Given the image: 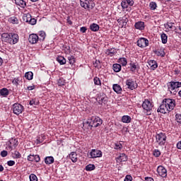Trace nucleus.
<instances>
[{"instance_id":"nucleus-50","label":"nucleus","mask_w":181,"mask_h":181,"mask_svg":"<svg viewBox=\"0 0 181 181\" xmlns=\"http://www.w3.org/2000/svg\"><path fill=\"white\" fill-rule=\"evenodd\" d=\"M36 22H37V21L35 18H32V17H31V18L30 20V23H29V25H36Z\"/></svg>"},{"instance_id":"nucleus-5","label":"nucleus","mask_w":181,"mask_h":181,"mask_svg":"<svg viewBox=\"0 0 181 181\" xmlns=\"http://www.w3.org/2000/svg\"><path fill=\"white\" fill-rule=\"evenodd\" d=\"M24 107L20 103H14L13 105V112L16 115H20V114H22L24 110Z\"/></svg>"},{"instance_id":"nucleus-24","label":"nucleus","mask_w":181,"mask_h":181,"mask_svg":"<svg viewBox=\"0 0 181 181\" xmlns=\"http://www.w3.org/2000/svg\"><path fill=\"white\" fill-rule=\"evenodd\" d=\"M69 159L71 160V161L74 163H76V162H77V153L76 152H71L69 154Z\"/></svg>"},{"instance_id":"nucleus-38","label":"nucleus","mask_w":181,"mask_h":181,"mask_svg":"<svg viewBox=\"0 0 181 181\" xmlns=\"http://www.w3.org/2000/svg\"><path fill=\"white\" fill-rule=\"evenodd\" d=\"M68 60L69 64L73 65L74 64V63H76V58L73 55H70L69 57H68Z\"/></svg>"},{"instance_id":"nucleus-56","label":"nucleus","mask_w":181,"mask_h":181,"mask_svg":"<svg viewBox=\"0 0 181 181\" xmlns=\"http://www.w3.org/2000/svg\"><path fill=\"white\" fill-rule=\"evenodd\" d=\"M34 160L37 163L40 162V156H39V155L34 156Z\"/></svg>"},{"instance_id":"nucleus-49","label":"nucleus","mask_w":181,"mask_h":181,"mask_svg":"<svg viewBox=\"0 0 181 181\" xmlns=\"http://www.w3.org/2000/svg\"><path fill=\"white\" fill-rule=\"evenodd\" d=\"M39 102L36 101V99H32L30 100L29 104L30 105H37Z\"/></svg>"},{"instance_id":"nucleus-20","label":"nucleus","mask_w":181,"mask_h":181,"mask_svg":"<svg viewBox=\"0 0 181 181\" xmlns=\"http://www.w3.org/2000/svg\"><path fill=\"white\" fill-rule=\"evenodd\" d=\"M131 121H132V118H131L129 115H124L122 117V122L124 124H130Z\"/></svg>"},{"instance_id":"nucleus-16","label":"nucleus","mask_w":181,"mask_h":181,"mask_svg":"<svg viewBox=\"0 0 181 181\" xmlns=\"http://www.w3.org/2000/svg\"><path fill=\"white\" fill-rule=\"evenodd\" d=\"M129 66L130 71H132V73H135V71H136V70L139 69V65L138 64V63L131 62L129 64Z\"/></svg>"},{"instance_id":"nucleus-14","label":"nucleus","mask_w":181,"mask_h":181,"mask_svg":"<svg viewBox=\"0 0 181 181\" xmlns=\"http://www.w3.org/2000/svg\"><path fill=\"white\" fill-rule=\"evenodd\" d=\"M9 144L11 146L8 145V148L10 151H13V148H16V146H18V139H11L9 140Z\"/></svg>"},{"instance_id":"nucleus-31","label":"nucleus","mask_w":181,"mask_h":181,"mask_svg":"<svg viewBox=\"0 0 181 181\" xmlns=\"http://www.w3.org/2000/svg\"><path fill=\"white\" fill-rule=\"evenodd\" d=\"M156 55L160 56L161 57H165V50L162 48L158 49L157 51H155L154 52Z\"/></svg>"},{"instance_id":"nucleus-10","label":"nucleus","mask_w":181,"mask_h":181,"mask_svg":"<svg viewBox=\"0 0 181 181\" xmlns=\"http://www.w3.org/2000/svg\"><path fill=\"white\" fill-rule=\"evenodd\" d=\"M148 45L149 40H148L146 38L141 37L137 40V46H139V47H146V46H148Z\"/></svg>"},{"instance_id":"nucleus-35","label":"nucleus","mask_w":181,"mask_h":181,"mask_svg":"<svg viewBox=\"0 0 181 181\" xmlns=\"http://www.w3.org/2000/svg\"><path fill=\"white\" fill-rule=\"evenodd\" d=\"M118 63H120L122 66H127V58L125 57L119 58L118 59Z\"/></svg>"},{"instance_id":"nucleus-36","label":"nucleus","mask_w":181,"mask_h":181,"mask_svg":"<svg viewBox=\"0 0 181 181\" xmlns=\"http://www.w3.org/2000/svg\"><path fill=\"white\" fill-rule=\"evenodd\" d=\"M39 40H45L46 39V33L45 31H40L39 33Z\"/></svg>"},{"instance_id":"nucleus-48","label":"nucleus","mask_w":181,"mask_h":181,"mask_svg":"<svg viewBox=\"0 0 181 181\" xmlns=\"http://www.w3.org/2000/svg\"><path fill=\"white\" fill-rule=\"evenodd\" d=\"M98 100H99V103L100 101L101 103H107L108 98L107 97H99Z\"/></svg>"},{"instance_id":"nucleus-17","label":"nucleus","mask_w":181,"mask_h":181,"mask_svg":"<svg viewBox=\"0 0 181 181\" xmlns=\"http://www.w3.org/2000/svg\"><path fill=\"white\" fill-rule=\"evenodd\" d=\"M128 160V156L125 153H121L117 158V162H127Z\"/></svg>"},{"instance_id":"nucleus-54","label":"nucleus","mask_w":181,"mask_h":181,"mask_svg":"<svg viewBox=\"0 0 181 181\" xmlns=\"http://www.w3.org/2000/svg\"><path fill=\"white\" fill-rule=\"evenodd\" d=\"M28 160H29L30 162H33V160H35V156L33 155L28 156Z\"/></svg>"},{"instance_id":"nucleus-27","label":"nucleus","mask_w":181,"mask_h":181,"mask_svg":"<svg viewBox=\"0 0 181 181\" xmlns=\"http://www.w3.org/2000/svg\"><path fill=\"white\" fill-rule=\"evenodd\" d=\"M15 2L21 8H26V1L24 0H15Z\"/></svg>"},{"instance_id":"nucleus-61","label":"nucleus","mask_w":181,"mask_h":181,"mask_svg":"<svg viewBox=\"0 0 181 181\" xmlns=\"http://www.w3.org/2000/svg\"><path fill=\"white\" fill-rule=\"evenodd\" d=\"M42 142H43V140L42 139H40V138H37L36 139V144H42Z\"/></svg>"},{"instance_id":"nucleus-26","label":"nucleus","mask_w":181,"mask_h":181,"mask_svg":"<svg viewBox=\"0 0 181 181\" xmlns=\"http://www.w3.org/2000/svg\"><path fill=\"white\" fill-rule=\"evenodd\" d=\"M90 29L92 32H98V30H100V25L97 23H92L90 25Z\"/></svg>"},{"instance_id":"nucleus-37","label":"nucleus","mask_w":181,"mask_h":181,"mask_svg":"<svg viewBox=\"0 0 181 181\" xmlns=\"http://www.w3.org/2000/svg\"><path fill=\"white\" fill-rule=\"evenodd\" d=\"M13 158L14 159H21L22 158V155L18 151H14V153H13Z\"/></svg>"},{"instance_id":"nucleus-57","label":"nucleus","mask_w":181,"mask_h":181,"mask_svg":"<svg viewBox=\"0 0 181 181\" xmlns=\"http://www.w3.org/2000/svg\"><path fill=\"white\" fill-rule=\"evenodd\" d=\"M7 165L8 166H13L15 165V160H8Z\"/></svg>"},{"instance_id":"nucleus-33","label":"nucleus","mask_w":181,"mask_h":181,"mask_svg":"<svg viewBox=\"0 0 181 181\" xmlns=\"http://www.w3.org/2000/svg\"><path fill=\"white\" fill-rule=\"evenodd\" d=\"M25 77L27 80H33V72L28 71L25 74Z\"/></svg>"},{"instance_id":"nucleus-1","label":"nucleus","mask_w":181,"mask_h":181,"mask_svg":"<svg viewBox=\"0 0 181 181\" xmlns=\"http://www.w3.org/2000/svg\"><path fill=\"white\" fill-rule=\"evenodd\" d=\"M175 107H176V100L171 98H165L161 102V104L157 111L161 114H168V112L173 111V110H175Z\"/></svg>"},{"instance_id":"nucleus-11","label":"nucleus","mask_w":181,"mask_h":181,"mask_svg":"<svg viewBox=\"0 0 181 181\" xmlns=\"http://www.w3.org/2000/svg\"><path fill=\"white\" fill-rule=\"evenodd\" d=\"M126 86H127V88H129L130 90H135V88H138V84L135 83L132 78L127 80Z\"/></svg>"},{"instance_id":"nucleus-46","label":"nucleus","mask_w":181,"mask_h":181,"mask_svg":"<svg viewBox=\"0 0 181 181\" xmlns=\"http://www.w3.org/2000/svg\"><path fill=\"white\" fill-rule=\"evenodd\" d=\"M153 156H155L156 158H159L160 156V151H159L158 149H155L153 151Z\"/></svg>"},{"instance_id":"nucleus-30","label":"nucleus","mask_w":181,"mask_h":181,"mask_svg":"<svg viewBox=\"0 0 181 181\" xmlns=\"http://www.w3.org/2000/svg\"><path fill=\"white\" fill-rule=\"evenodd\" d=\"M112 69H113V71L115 73H119V71L122 69L121 64H113Z\"/></svg>"},{"instance_id":"nucleus-19","label":"nucleus","mask_w":181,"mask_h":181,"mask_svg":"<svg viewBox=\"0 0 181 181\" xmlns=\"http://www.w3.org/2000/svg\"><path fill=\"white\" fill-rule=\"evenodd\" d=\"M115 53H117V49H115L114 48L107 49L105 51V54L107 56H110V57L115 56Z\"/></svg>"},{"instance_id":"nucleus-3","label":"nucleus","mask_w":181,"mask_h":181,"mask_svg":"<svg viewBox=\"0 0 181 181\" xmlns=\"http://www.w3.org/2000/svg\"><path fill=\"white\" fill-rule=\"evenodd\" d=\"M142 108L146 112V115H151L152 114V108L153 105L148 100H145L142 103Z\"/></svg>"},{"instance_id":"nucleus-40","label":"nucleus","mask_w":181,"mask_h":181,"mask_svg":"<svg viewBox=\"0 0 181 181\" xmlns=\"http://www.w3.org/2000/svg\"><path fill=\"white\" fill-rule=\"evenodd\" d=\"M128 18L127 17H122V28H124V26H127V23H128Z\"/></svg>"},{"instance_id":"nucleus-13","label":"nucleus","mask_w":181,"mask_h":181,"mask_svg":"<svg viewBox=\"0 0 181 181\" xmlns=\"http://www.w3.org/2000/svg\"><path fill=\"white\" fill-rule=\"evenodd\" d=\"M39 35L37 34H31L29 35L28 42L32 45H35L39 42Z\"/></svg>"},{"instance_id":"nucleus-22","label":"nucleus","mask_w":181,"mask_h":181,"mask_svg":"<svg viewBox=\"0 0 181 181\" xmlns=\"http://www.w3.org/2000/svg\"><path fill=\"white\" fill-rule=\"evenodd\" d=\"M112 88L114 91L117 94H121V93L122 92V88H121V86H119V84H114Z\"/></svg>"},{"instance_id":"nucleus-62","label":"nucleus","mask_w":181,"mask_h":181,"mask_svg":"<svg viewBox=\"0 0 181 181\" xmlns=\"http://www.w3.org/2000/svg\"><path fill=\"white\" fill-rule=\"evenodd\" d=\"M145 181H154V180H153V178L152 177H146Z\"/></svg>"},{"instance_id":"nucleus-43","label":"nucleus","mask_w":181,"mask_h":181,"mask_svg":"<svg viewBox=\"0 0 181 181\" xmlns=\"http://www.w3.org/2000/svg\"><path fill=\"white\" fill-rule=\"evenodd\" d=\"M19 81H21V78H14L12 81V83L14 84V86H18L19 84Z\"/></svg>"},{"instance_id":"nucleus-59","label":"nucleus","mask_w":181,"mask_h":181,"mask_svg":"<svg viewBox=\"0 0 181 181\" xmlns=\"http://www.w3.org/2000/svg\"><path fill=\"white\" fill-rule=\"evenodd\" d=\"M80 31L82 33H86V32H87V28L86 27H81L80 28Z\"/></svg>"},{"instance_id":"nucleus-39","label":"nucleus","mask_w":181,"mask_h":181,"mask_svg":"<svg viewBox=\"0 0 181 181\" xmlns=\"http://www.w3.org/2000/svg\"><path fill=\"white\" fill-rule=\"evenodd\" d=\"M94 169H95V165L93 164H89L86 166V170L88 172H91V170H94Z\"/></svg>"},{"instance_id":"nucleus-41","label":"nucleus","mask_w":181,"mask_h":181,"mask_svg":"<svg viewBox=\"0 0 181 181\" xmlns=\"http://www.w3.org/2000/svg\"><path fill=\"white\" fill-rule=\"evenodd\" d=\"M94 81V84H95V86H101V80H100V78L98 77H95L93 79Z\"/></svg>"},{"instance_id":"nucleus-47","label":"nucleus","mask_w":181,"mask_h":181,"mask_svg":"<svg viewBox=\"0 0 181 181\" xmlns=\"http://www.w3.org/2000/svg\"><path fill=\"white\" fill-rule=\"evenodd\" d=\"M121 6H122V9H127V8H128V4L127 3V1L125 0H123L121 2Z\"/></svg>"},{"instance_id":"nucleus-51","label":"nucleus","mask_w":181,"mask_h":181,"mask_svg":"<svg viewBox=\"0 0 181 181\" xmlns=\"http://www.w3.org/2000/svg\"><path fill=\"white\" fill-rule=\"evenodd\" d=\"M1 156H2V158H6V156H8V151L4 150L1 152Z\"/></svg>"},{"instance_id":"nucleus-34","label":"nucleus","mask_w":181,"mask_h":181,"mask_svg":"<svg viewBox=\"0 0 181 181\" xmlns=\"http://www.w3.org/2000/svg\"><path fill=\"white\" fill-rule=\"evenodd\" d=\"M57 61L58 62V63H59V64H66V60L64 58V57L62 56H59L57 58Z\"/></svg>"},{"instance_id":"nucleus-8","label":"nucleus","mask_w":181,"mask_h":181,"mask_svg":"<svg viewBox=\"0 0 181 181\" xmlns=\"http://www.w3.org/2000/svg\"><path fill=\"white\" fill-rule=\"evenodd\" d=\"M181 82L179 81H171L168 84V90L169 91H173V90H176L177 88H180Z\"/></svg>"},{"instance_id":"nucleus-64","label":"nucleus","mask_w":181,"mask_h":181,"mask_svg":"<svg viewBox=\"0 0 181 181\" xmlns=\"http://www.w3.org/2000/svg\"><path fill=\"white\" fill-rule=\"evenodd\" d=\"M28 90L29 91H30L32 90H35V86H28Z\"/></svg>"},{"instance_id":"nucleus-55","label":"nucleus","mask_w":181,"mask_h":181,"mask_svg":"<svg viewBox=\"0 0 181 181\" xmlns=\"http://www.w3.org/2000/svg\"><path fill=\"white\" fill-rule=\"evenodd\" d=\"M175 119L177 120V122H181V115L177 114L175 115Z\"/></svg>"},{"instance_id":"nucleus-44","label":"nucleus","mask_w":181,"mask_h":181,"mask_svg":"<svg viewBox=\"0 0 181 181\" xmlns=\"http://www.w3.org/2000/svg\"><path fill=\"white\" fill-rule=\"evenodd\" d=\"M30 181H37V177L35 174H30L29 176Z\"/></svg>"},{"instance_id":"nucleus-21","label":"nucleus","mask_w":181,"mask_h":181,"mask_svg":"<svg viewBox=\"0 0 181 181\" xmlns=\"http://www.w3.org/2000/svg\"><path fill=\"white\" fill-rule=\"evenodd\" d=\"M148 63L151 70H155L156 69H158V63L156 62V61L150 60Z\"/></svg>"},{"instance_id":"nucleus-45","label":"nucleus","mask_w":181,"mask_h":181,"mask_svg":"<svg viewBox=\"0 0 181 181\" xmlns=\"http://www.w3.org/2000/svg\"><path fill=\"white\" fill-rule=\"evenodd\" d=\"M57 84L59 86H64V84H66V81L61 78L58 80Z\"/></svg>"},{"instance_id":"nucleus-63","label":"nucleus","mask_w":181,"mask_h":181,"mask_svg":"<svg viewBox=\"0 0 181 181\" xmlns=\"http://www.w3.org/2000/svg\"><path fill=\"white\" fill-rule=\"evenodd\" d=\"M177 149H181V141L177 142Z\"/></svg>"},{"instance_id":"nucleus-4","label":"nucleus","mask_w":181,"mask_h":181,"mask_svg":"<svg viewBox=\"0 0 181 181\" xmlns=\"http://www.w3.org/2000/svg\"><path fill=\"white\" fill-rule=\"evenodd\" d=\"M81 6L84 9H93L95 6V4L93 0H80Z\"/></svg>"},{"instance_id":"nucleus-60","label":"nucleus","mask_w":181,"mask_h":181,"mask_svg":"<svg viewBox=\"0 0 181 181\" xmlns=\"http://www.w3.org/2000/svg\"><path fill=\"white\" fill-rule=\"evenodd\" d=\"M174 23H170L168 24V26L169 28V29H173V28H175V25H173Z\"/></svg>"},{"instance_id":"nucleus-15","label":"nucleus","mask_w":181,"mask_h":181,"mask_svg":"<svg viewBox=\"0 0 181 181\" xmlns=\"http://www.w3.org/2000/svg\"><path fill=\"white\" fill-rule=\"evenodd\" d=\"M134 28L138 30H145V23L144 21H138L135 23Z\"/></svg>"},{"instance_id":"nucleus-9","label":"nucleus","mask_w":181,"mask_h":181,"mask_svg":"<svg viewBox=\"0 0 181 181\" xmlns=\"http://www.w3.org/2000/svg\"><path fill=\"white\" fill-rule=\"evenodd\" d=\"M19 42V35L16 33H10L8 43L10 45H16Z\"/></svg>"},{"instance_id":"nucleus-29","label":"nucleus","mask_w":181,"mask_h":181,"mask_svg":"<svg viewBox=\"0 0 181 181\" xmlns=\"http://www.w3.org/2000/svg\"><path fill=\"white\" fill-rule=\"evenodd\" d=\"M0 95L3 97H7V95H9V90L6 88H4L0 90Z\"/></svg>"},{"instance_id":"nucleus-53","label":"nucleus","mask_w":181,"mask_h":181,"mask_svg":"<svg viewBox=\"0 0 181 181\" xmlns=\"http://www.w3.org/2000/svg\"><path fill=\"white\" fill-rule=\"evenodd\" d=\"M93 64H94L95 67L100 68L101 62L99 60H98V61L96 60Z\"/></svg>"},{"instance_id":"nucleus-42","label":"nucleus","mask_w":181,"mask_h":181,"mask_svg":"<svg viewBox=\"0 0 181 181\" xmlns=\"http://www.w3.org/2000/svg\"><path fill=\"white\" fill-rule=\"evenodd\" d=\"M156 3L153 1H151L149 4V7L151 11H155V9H156Z\"/></svg>"},{"instance_id":"nucleus-6","label":"nucleus","mask_w":181,"mask_h":181,"mask_svg":"<svg viewBox=\"0 0 181 181\" xmlns=\"http://www.w3.org/2000/svg\"><path fill=\"white\" fill-rule=\"evenodd\" d=\"M156 142L158 145L166 144V135L163 133H160L156 136Z\"/></svg>"},{"instance_id":"nucleus-23","label":"nucleus","mask_w":181,"mask_h":181,"mask_svg":"<svg viewBox=\"0 0 181 181\" xmlns=\"http://www.w3.org/2000/svg\"><path fill=\"white\" fill-rule=\"evenodd\" d=\"M8 22L12 23V25H19V19L15 16L10 17L8 18Z\"/></svg>"},{"instance_id":"nucleus-52","label":"nucleus","mask_w":181,"mask_h":181,"mask_svg":"<svg viewBox=\"0 0 181 181\" xmlns=\"http://www.w3.org/2000/svg\"><path fill=\"white\" fill-rule=\"evenodd\" d=\"M126 3H127V5L129 6H134V0H125Z\"/></svg>"},{"instance_id":"nucleus-2","label":"nucleus","mask_w":181,"mask_h":181,"mask_svg":"<svg viewBox=\"0 0 181 181\" xmlns=\"http://www.w3.org/2000/svg\"><path fill=\"white\" fill-rule=\"evenodd\" d=\"M86 125H88V127H90V128H97L98 127L103 125V119L97 116H93L83 124V127H86Z\"/></svg>"},{"instance_id":"nucleus-18","label":"nucleus","mask_w":181,"mask_h":181,"mask_svg":"<svg viewBox=\"0 0 181 181\" xmlns=\"http://www.w3.org/2000/svg\"><path fill=\"white\" fill-rule=\"evenodd\" d=\"M10 37H11V33H4L1 34L2 42H5L6 43H9Z\"/></svg>"},{"instance_id":"nucleus-28","label":"nucleus","mask_w":181,"mask_h":181,"mask_svg":"<svg viewBox=\"0 0 181 181\" xmlns=\"http://www.w3.org/2000/svg\"><path fill=\"white\" fill-rule=\"evenodd\" d=\"M45 163L46 165H52V163H54V158L53 156H48L45 158Z\"/></svg>"},{"instance_id":"nucleus-58","label":"nucleus","mask_w":181,"mask_h":181,"mask_svg":"<svg viewBox=\"0 0 181 181\" xmlns=\"http://www.w3.org/2000/svg\"><path fill=\"white\" fill-rule=\"evenodd\" d=\"M124 181H132V177L131 175H127Z\"/></svg>"},{"instance_id":"nucleus-25","label":"nucleus","mask_w":181,"mask_h":181,"mask_svg":"<svg viewBox=\"0 0 181 181\" xmlns=\"http://www.w3.org/2000/svg\"><path fill=\"white\" fill-rule=\"evenodd\" d=\"M31 18H32V15H30V13L23 14V22H26L27 23H29L30 22Z\"/></svg>"},{"instance_id":"nucleus-12","label":"nucleus","mask_w":181,"mask_h":181,"mask_svg":"<svg viewBox=\"0 0 181 181\" xmlns=\"http://www.w3.org/2000/svg\"><path fill=\"white\" fill-rule=\"evenodd\" d=\"M157 172L161 177H166L168 176V170H166V168L162 165L158 167Z\"/></svg>"},{"instance_id":"nucleus-7","label":"nucleus","mask_w":181,"mask_h":181,"mask_svg":"<svg viewBox=\"0 0 181 181\" xmlns=\"http://www.w3.org/2000/svg\"><path fill=\"white\" fill-rule=\"evenodd\" d=\"M90 159H94V158H101L103 156V151L98 149H92L89 153Z\"/></svg>"},{"instance_id":"nucleus-32","label":"nucleus","mask_w":181,"mask_h":181,"mask_svg":"<svg viewBox=\"0 0 181 181\" xmlns=\"http://www.w3.org/2000/svg\"><path fill=\"white\" fill-rule=\"evenodd\" d=\"M160 37H161V42L163 45H166L168 43V35L166 34H165L164 33H163L160 35Z\"/></svg>"}]
</instances>
